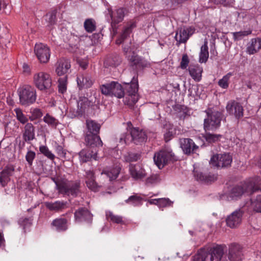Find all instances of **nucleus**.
Segmentation results:
<instances>
[{
	"instance_id": "a18cd8bd",
	"label": "nucleus",
	"mask_w": 261,
	"mask_h": 261,
	"mask_svg": "<svg viewBox=\"0 0 261 261\" xmlns=\"http://www.w3.org/2000/svg\"><path fill=\"white\" fill-rule=\"evenodd\" d=\"M84 25L85 30L88 33H92L96 29L95 22L91 18L86 19Z\"/></svg>"
},
{
	"instance_id": "37998d69",
	"label": "nucleus",
	"mask_w": 261,
	"mask_h": 261,
	"mask_svg": "<svg viewBox=\"0 0 261 261\" xmlns=\"http://www.w3.org/2000/svg\"><path fill=\"white\" fill-rule=\"evenodd\" d=\"M119 173V168H113L110 170H103L101 173L106 174L110 178V180H112L117 178Z\"/></svg>"
},
{
	"instance_id": "49530a36",
	"label": "nucleus",
	"mask_w": 261,
	"mask_h": 261,
	"mask_svg": "<svg viewBox=\"0 0 261 261\" xmlns=\"http://www.w3.org/2000/svg\"><path fill=\"white\" fill-rule=\"evenodd\" d=\"M43 121L49 126L53 128H56L59 124L58 120L52 116L47 114L43 118Z\"/></svg>"
},
{
	"instance_id": "4be33fe9",
	"label": "nucleus",
	"mask_w": 261,
	"mask_h": 261,
	"mask_svg": "<svg viewBox=\"0 0 261 261\" xmlns=\"http://www.w3.org/2000/svg\"><path fill=\"white\" fill-rule=\"evenodd\" d=\"M261 49V38H252L247 44L246 53L250 55L257 53Z\"/></svg>"
},
{
	"instance_id": "052dcab7",
	"label": "nucleus",
	"mask_w": 261,
	"mask_h": 261,
	"mask_svg": "<svg viewBox=\"0 0 261 261\" xmlns=\"http://www.w3.org/2000/svg\"><path fill=\"white\" fill-rule=\"evenodd\" d=\"M31 113L32 116L30 117V119L31 121H33L36 119L39 118L42 116V113L41 110L38 108L33 109Z\"/></svg>"
},
{
	"instance_id": "3c124183",
	"label": "nucleus",
	"mask_w": 261,
	"mask_h": 261,
	"mask_svg": "<svg viewBox=\"0 0 261 261\" xmlns=\"http://www.w3.org/2000/svg\"><path fill=\"white\" fill-rule=\"evenodd\" d=\"M173 109L177 113L179 114L180 116H185L188 112V108L184 105L176 104L173 107Z\"/></svg>"
},
{
	"instance_id": "f704fd0d",
	"label": "nucleus",
	"mask_w": 261,
	"mask_h": 261,
	"mask_svg": "<svg viewBox=\"0 0 261 261\" xmlns=\"http://www.w3.org/2000/svg\"><path fill=\"white\" fill-rule=\"evenodd\" d=\"M33 221V216L29 217L22 216L18 219V224L23 228L24 232H25L26 229L29 228L32 225Z\"/></svg>"
},
{
	"instance_id": "7c9ffc66",
	"label": "nucleus",
	"mask_w": 261,
	"mask_h": 261,
	"mask_svg": "<svg viewBox=\"0 0 261 261\" xmlns=\"http://www.w3.org/2000/svg\"><path fill=\"white\" fill-rule=\"evenodd\" d=\"M51 226L58 231H64L67 229V220L64 218H57L53 221Z\"/></svg>"
},
{
	"instance_id": "9d476101",
	"label": "nucleus",
	"mask_w": 261,
	"mask_h": 261,
	"mask_svg": "<svg viewBox=\"0 0 261 261\" xmlns=\"http://www.w3.org/2000/svg\"><path fill=\"white\" fill-rule=\"evenodd\" d=\"M226 255L229 261H242L244 258L243 247L238 243L229 245Z\"/></svg>"
},
{
	"instance_id": "6e6552de",
	"label": "nucleus",
	"mask_w": 261,
	"mask_h": 261,
	"mask_svg": "<svg viewBox=\"0 0 261 261\" xmlns=\"http://www.w3.org/2000/svg\"><path fill=\"white\" fill-rule=\"evenodd\" d=\"M153 160L159 168H163L170 160H177L174 153L169 148H165L154 154Z\"/></svg>"
},
{
	"instance_id": "e2e57ef3",
	"label": "nucleus",
	"mask_w": 261,
	"mask_h": 261,
	"mask_svg": "<svg viewBox=\"0 0 261 261\" xmlns=\"http://www.w3.org/2000/svg\"><path fill=\"white\" fill-rule=\"evenodd\" d=\"M159 181V176L158 174H153L148 177L146 180V184H154Z\"/></svg>"
},
{
	"instance_id": "5701e85b",
	"label": "nucleus",
	"mask_w": 261,
	"mask_h": 261,
	"mask_svg": "<svg viewBox=\"0 0 261 261\" xmlns=\"http://www.w3.org/2000/svg\"><path fill=\"white\" fill-rule=\"evenodd\" d=\"M22 138L26 142L31 141L35 138V126L32 123H26L22 131Z\"/></svg>"
},
{
	"instance_id": "f257e3e1",
	"label": "nucleus",
	"mask_w": 261,
	"mask_h": 261,
	"mask_svg": "<svg viewBox=\"0 0 261 261\" xmlns=\"http://www.w3.org/2000/svg\"><path fill=\"white\" fill-rule=\"evenodd\" d=\"M261 179L259 177L250 178L243 183L234 186L229 193V197L233 200H237L243 194H247L254 196L257 193L261 192L259 186Z\"/></svg>"
},
{
	"instance_id": "338daca9",
	"label": "nucleus",
	"mask_w": 261,
	"mask_h": 261,
	"mask_svg": "<svg viewBox=\"0 0 261 261\" xmlns=\"http://www.w3.org/2000/svg\"><path fill=\"white\" fill-rule=\"evenodd\" d=\"M7 6V4L5 0H0V11L2 8L6 9Z\"/></svg>"
},
{
	"instance_id": "c9c22d12",
	"label": "nucleus",
	"mask_w": 261,
	"mask_h": 261,
	"mask_svg": "<svg viewBox=\"0 0 261 261\" xmlns=\"http://www.w3.org/2000/svg\"><path fill=\"white\" fill-rule=\"evenodd\" d=\"M164 127L166 131L164 134V139L166 142H168L173 137L175 129L173 127V124L170 123H166Z\"/></svg>"
},
{
	"instance_id": "20e7f679",
	"label": "nucleus",
	"mask_w": 261,
	"mask_h": 261,
	"mask_svg": "<svg viewBox=\"0 0 261 261\" xmlns=\"http://www.w3.org/2000/svg\"><path fill=\"white\" fill-rule=\"evenodd\" d=\"M60 193L76 197L80 192V181H58L54 179Z\"/></svg>"
},
{
	"instance_id": "4468645a",
	"label": "nucleus",
	"mask_w": 261,
	"mask_h": 261,
	"mask_svg": "<svg viewBox=\"0 0 261 261\" xmlns=\"http://www.w3.org/2000/svg\"><path fill=\"white\" fill-rule=\"evenodd\" d=\"M243 214L244 212L240 208L232 212L226 219L227 226L231 228L238 227L242 223Z\"/></svg>"
},
{
	"instance_id": "2eb2a0df",
	"label": "nucleus",
	"mask_w": 261,
	"mask_h": 261,
	"mask_svg": "<svg viewBox=\"0 0 261 261\" xmlns=\"http://www.w3.org/2000/svg\"><path fill=\"white\" fill-rule=\"evenodd\" d=\"M74 219L76 222H86L91 223L93 215L86 207H80L74 213Z\"/></svg>"
},
{
	"instance_id": "c03bdc74",
	"label": "nucleus",
	"mask_w": 261,
	"mask_h": 261,
	"mask_svg": "<svg viewBox=\"0 0 261 261\" xmlns=\"http://www.w3.org/2000/svg\"><path fill=\"white\" fill-rule=\"evenodd\" d=\"M143 198L138 194L130 196L126 200V202L134 206L140 205L142 203Z\"/></svg>"
},
{
	"instance_id": "a878e982",
	"label": "nucleus",
	"mask_w": 261,
	"mask_h": 261,
	"mask_svg": "<svg viewBox=\"0 0 261 261\" xmlns=\"http://www.w3.org/2000/svg\"><path fill=\"white\" fill-rule=\"evenodd\" d=\"M86 184L87 187L91 190L96 192L98 190L99 186L95 181L94 172L92 170L86 172Z\"/></svg>"
},
{
	"instance_id": "0e129e2a",
	"label": "nucleus",
	"mask_w": 261,
	"mask_h": 261,
	"mask_svg": "<svg viewBox=\"0 0 261 261\" xmlns=\"http://www.w3.org/2000/svg\"><path fill=\"white\" fill-rule=\"evenodd\" d=\"M9 177L1 173L0 175V182L2 185L3 187L6 186L8 181Z\"/></svg>"
},
{
	"instance_id": "603ef678",
	"label": "nucleus",
	"mask_w": 261,
	"mask_h": 261,
	"mask_svg": "<svg viewBox=\"0 0 261 261\" xmlns=\"http://www.w3.org/2000/svg\"><path fill=\"white\" fill-rule=\"evenodd\" d=\"M204 138L209 143H214L219 141L222 137L221 135L213 134L206 132L204 136Z\"/></svg>"
},
{
	"instance_id": "f03ea898",
	"label": "nucleus",
	"mask_w": 261,
	"mask_h": 261,
	"mask_svg": "<svg viewBox=\"0 0 261 261\" xmlns=\"http://www.w3.org/2000/svg\"><path fill=\"white\" fill-rule=\"evenodd\" d=\"M225 245H216L208 249H201L193 257V261H221L224 254Z\"/></svg>"
},
{
	"instance_id": "a211bd4d",
	"label": "nucleus",
	"mask_w": 261,
	"mask_h": 261,
	"mask_svg": "<svg viewBox=\"0 0 261 261\" xmlns=\"http://www.w3.org/2000/svg\"><path fill=\"white\" fill-rule=\"evenodd\" d=\"M130 134L132 140L136 144L145 142L147 139L145 132L138 127H133L130 129Z\"/></svg>"
},
{
	"instance_id": "2f4dec72",
	"label": "nucleus",
	"mask_w": 261,
	"mask_h": 261,
	"mask_svg": "<svg viewBox=\"0 0 261 261\" xmlns=\"http://www.w3.org/2000/svg\"><path fill=\"white\" fill-rule=\"evenodd\" d=\"M121 62V58L118 55H113L109 56L104 62L106 67H116Z\"/></svg>"
},
{
	"instance_id": "79ce46f5",
	"label": "nucleus",
	"mask_w": 261,
	"mask_h": 261,
	"mask_svg": "<svg viewBox=\"0 0 261 261\" xmlns=\"http://www.w3.org/2000/svg\"><path fill=\"white\" fill-rule=\"evenodd\" d=\"M106 217L108 221L117 224H124L122 217L115 215L112 212H107L106 213Z\"/></svg>"
},
{
	"instance_id": "e433bc0d",
	"label": "nucleus",
	"mask_w": 261,
	"mask_h": 261,
	"mask_svg": "<svg viewBox=\"0 0 261 261\" xmlns=\"http://www.w3.org/2000/svg\"><path fill=\"white\" fill-rule=\"evenodd\" d=\"M138 90L137 77H133L130 84L128 83L127 93L130 96H135Z\"/></svg>"
},
{
	"instance_id": "473e14b6",
	"label": "nucleus",
	"mask_w": 261,
	"mask_h": 261,
	"mask_svg": "<svg viewBox=\"0 0 261 261\" xmlns=\"http://www.w3.org/2000/svg\"><path fill=\"white\" fill-rule=\"evenodd\" d=\"M194 176L197 180L207 183L217 179V176L212 174H205L201 172H197L194 174Z\"/></svg>"
},
{
	"instance_id": "bf43d9fd",
	"label": "nucleus",
	"mask_w": 261,
	"mask_h": 261,
	"mask_svg": "<svg viewBox=\"0 0 261 261\" xmlns=\"http://www.w3.org/2000/svg\"><path fill=\"white\" fill-rule=\"evenodd\" d=\"M190 63V60L187 54H184L182 56L181 61L180 63V67L182 69H186Z\"/></svg>"
},
{
	"instance_id": "de8ad7c7",
	"label": "nucleus",
	"mask_w": 261,
	"mask_h": 261,
	"mask_svg": "<svg viewBox=\"0 0 261 261\" xmlns=\"http://www.w3.org/2000/svg\"><path fill=\"white\" fill-rule=\"evenodd\" d=\"M141 158V154L137 153L128 152L124 156V160L126 162L130 163L137 162Z\"/></svg>"
},
{
	"instance_id": "cd10ccee",
	"label": "nucleus",
	"mask_w": 261,
	"mask_h": 261,
	"mask_svg": "<svg viewBox=\"0 0 261 261\" xmlns=\"http://www.w3.org/2000/svg\"><path fill=\"white\" fill-rule=\"evenodd\" d=\"M67 202L64 201H56L53 202H46L45 205L46 207L50 211L56 212L62 211L66 208Z\"/></svg>"
},
{
	"instance_id": "ea45409f",
	"label": "nucleus",
	"mask_w": 261,
	"mask_h": 261,
	"mask_svg": "<svg viewBox=\"0 0 261 261\" xmlns=\"http://www.w3.org/2000/svg\"><path fill=\"white\" fill-rule=\"evenodd\" d=\"M207 42L205 41L201 47L199 59V62L205 63L207 61L209 56Z\"/></svg>"
},
{
	"instance_id": "f8f14e48",
	"label": "nucleus",
	"mask_w": 261,
	"mask_h": 261,
	"mask_svg": "<svg viewBox=\"0 0 261 261\" xmlns=\"http://www.w3.org/2000/svg\"><path fill=\"white\" fill-rule=\"evenodd\" d=\"M127 58L130 66L134 69L138 70L150 66V64L147 60L134 51L131 55L127 56Z\"/></svg>"
},
{
	"instance_id": "6e6d98bb",
	"label": "nucleus",
	"mask_w": 261,
	"mask_h": 261,
	"mask_svg": "<svg viewBox=\"0 0 261 261\" xmlns=\"http://www.w3.org/2000/svg\"><path fill=\"white\" fill-rule=\"evenodd\" d=\"M25 160L30 166L33 165V161L36 158V153L34 151L29 150L25 155Z\"/></svg>"
},
{
	"instance_id": "1a4fd4ad",
	"label": "nucleus",
	"mask_w": 261,
	"mask_h": 261,
	"mask_svg": "<svg viewBox=\"0 0 261 261\" xmlns=\"http://www.w3.org/2000/svg\"><path fill=\"white\" fill-rule=\"evenodd\" d=\"M232 162V157L229 153L216 154L211 159L210 164L218 168L230 167Z\"/></svg>"
},
{
	"instance_id": "13d9d810",
	"label": "nucleus",
	"mask_w": 261,
	"mask_h": 261,
	"mask_svg": "<svg viewBox=\"0 0 261 261\" xmlns=\"http://www.w3.org/2000/svg\"><path fill=\"white\" fill-rule=\"evenodd\" d=\"M172 202L169 198H159L158 206L160 207H165L171 206Z\"/></svg>"
},
{
	"instance_id": "58836bf2",
	"label": "nucleus",
	"mask_w": 261,
	"mask_h": 261,
	"mask_svg": "<svg viewBox=\"0 0 261 261\" xmlns=\"http://www.w3.org/2000/svg\"><path fill=\"white\" fill-rule=\"evenodd\" d=\"M57 10L55 9L53 10L51 12L48 13L45 15V20L47 22V26L50 28L51 26L54 25L57 21Z\"/></svg>"
},
{
	"instance_id": "7ed1b4c3",
	"label": "nucleus",
	"mask_w": 261,
	"mask_h": 261,
	"mask_svg": "<svg viewBox=\"0 0 261 261\" xmlns=\"http://www.w3.org/2000/svg\"><path fill=\"white\" fill-rule=\"evenodd\" d=\"M204 112L207 115V118L204 120L203 127L205 131L216 130L220 126L222 113L213 110L212 108H208Z\"/></svg>"
},
{
	"instance_id": "774afa93",
	"label": "nucleus",
	"mask_w": 261,
	"mask_h": 261,
	"mask_svg": "<svg viewBox=\"0 0 261 261\" xmlns=\"http://www.w3.org/2000/svg\"><path fill=\"white\" fill-rule=\"evenodd\" d=\"M1 173H2V174H4L6 176H7V177H9V175H10V171H9V170L8 169H5L4 170H3Z\"/></svg>"
},
{
	"instance_id": "4c0bfd02",
	"label": "nucleus",
	"mask_w": 261,
	"mask_h": 261,
	"mask_svg": "<svg viewBox=\"0 0 261 261\" xmlns=\"http://www.w3.org/2000/svg\"><path fill=\"white\" fill-rule=\"evenodd\" d=\"M68 83V75H66L63 77H60L58 80V92L60 93L64 94L67 91Z\"/></svg>"
},
{
	"instance_id": "f3484780",
	"label": "nucleus",
	"mask_w": 261,
	"mask_h": 261,
	"mask_svg": "<svg viewBox=\"0 0 261 261\" xmlns=\"http://www.w3.org/2000/svg\"><path fill=\"white\" fill-rule=\"evenodd\" d=\"M179 143L180 147L186 154L189 155L194 153L198 148V146L190 138H181L179 139Z\"/></svg>"
},
{
	"instance_id": "b1692460",
	"label": "nucleus",
	"mask_w": 261,
	"mask_h": 261,
	"mask_svg": "<svg viewBox=\"0 0 261 261\" xmlns=\"http://www.w3.org/2000/svg\"><path fill=\"white\" fill-rule=\"evenodd\" d=\"M79 160L81 163L89 162L91 159L97 160V152H93L90 149H83L79 153Z\"/></svg>"
},
{
	"instance_id": "bb28decb",
	"label": "nucleus",
	"mask_w": 261,
	"mask_h": 261,
	"mask_svg": "<svg viewBox=\"0 0 261 261\" xmlns=\"http://www.w3.org/2000/svg\"><path fill=\"white\" fill-rule=\"evenodd\" d=\"M190 76L196 82L201 80L203 68L198 64L190 65L188 68Z\"/></svg>"
},
{
	"instance_id": "c85d7f7f",
	"label": "nucleus",
	"mask_w": 261,
	"mask_h": 261,
	"mask_svg": "<svg viewBox=\"0 0 261 261\" xmlns=\"http://www.w3.org/2000/svg\"><path fill=\"white\" fill-rule=\"evenodd\" d=\"M77 83L80 89L89 88L93 85V82L87 74H81L77 77Z\"/></svg>"
},
{
	"instance_id": "423d86ee",
	"label": "nucleus",
	"mask_w": 261,
	"mask_h": 261,
	"mask_svg": "<svg viewBox=\"0 0 261 261\" xmlns=\"http://www.w3.org/2000/svg\"><path fill=\"white\" fill-rule=\"evenodd\" d=\"M102 94L109 96H115L121 98L124 96V92L122 85L117 82L112 81L100 86Z\"/></svg>"
},
{
	"instance_id": "9b49d317",
	"label": "nucleus",
	"mask_w": 261,
	"mask_h": 261,
	"mask_svg": "<svg viewBox=\"0 0 261 261\" xmlns=\"http://www.w3.org/2000/svg\"><path fill=\"white\" fill-rule=\"evenodd\" d=\"M226 110L229 115L234 117L238 120L244 116L243 107L240 102L235 100H230L227 102Z\"/></svg>"
},
{
	"instance_id": "8fccbe9b",
	"label": "nucleus",
	"mask_w": 261,
	"mask_h": 261,
	"mask_svg": "<svg viewBox=\"0 0 261 261\" xmlns=\"http://www.w3.org/2000/svg\"><path fill=\"white\" fill-rule=\"evenodd\" d=\"M16 113L17 119L22 124L27 123L28 121L27 117L23 114L21 109L20 108H16L14 110Z\"/></svg>"
},
{
	"instance_id": "4d7b16f0",
	"label": "nucleus",
	"mask_w": 261,
	"mask_h": 261,
	"mask_svg": "<svg viewBox=\"0 0 261 261\" xmlns=\"http://www.w3.org/2000/svg\"><path fill=\"white\" fill-rule=\"evenodd\" d=\"M55 150L60 158L66 159V150L64 149L62 145L57 144L55 146Z\"/></svg>"
},
{
	"instance_id": "72a5a7b5",
	"label": "nucleus",
	"mask_w": 261,
	"mask_h": 261,
	"mask_svg": "<svg viewBox=\"0 0 261 261\" xmlns=\"http://www.w3.org/2000/svg\"><path fill=\"white\" fill-rule=\"evenodd\" d=\"M89 101L86 97H80L77 101V113L79 115H83L86 109L89 107Z\"/></svg>"
},
{
	"instance_id": "393cba45",
	"label": "nucleus",
	"mask_w": 261,
	"mask_h": 261,
	"mask_svg": "<svg viewBox=\"0 0 261 261\" xmlns=\"http://www.w3.org/2000/svg\"><path fill=\"white\" fill-rule=\"evenodd\" d=\"M194 32V30L191 27L186 29L181 28L176 34V40L180 43H185Z\"/></svg>"
},
{
	"instance_id": "dca6fc26",
	"label": "nucleus",
	"mask_w": 261,
	"mask_h": 261,
	"mask_svg": "<svg viewBox=\"0 0 261 261\" xmlns=\"http://www.w3.org/2000/svg\"><path fill=\"white\" fill-rule=\"evenodd\" d=\"M71 67L70 61L66 59L61 58L56 64L55 72L59 76L67 75Z\"/></svg>"
},
{
	"instance_id": "0eeeda50",
	"label": "nucleus",
	"mask_w": 261,
	"mask_h": 261,
	"mask_svg": "<svg viewBox=\"0 0 261 261\" xmlns=\"http://www.w3.org/2000/svg\"><path fill=\"white\" fill-rule=\"evenodd\" d=\"M33 83L38 90L46 91L51 87L52 79L48 73L40 71L34 74Z\"/></svg>"
},
{
	"instance_id": "680f3d73",
	"label": "nucleus",
	"mask_w": 261,
	"mask_h": 261,
	"mask_svg": "<svg viewBox=\"0 0 261 261\" xmlns=\"http://www.w3.org/2000/svg\"><path fill=\"white\" fill-rule=\"evenodd\" d=\"M216 4H221L225 7L232 6L234 4V0H214Z\"/></svg>"
},
{
	"instance_id": "6ab92c4d",
	"label": "nucleus",
	"mask_w": 261,
	"mask_h": 261,
	"mask_svg": "<svg viewBox=\"0 0 261 261\" xmlns=\"http://www.w3.org/2000/svg\"><path fill=\"white\" fill-rule=\"evenodd\" d=\"M109 12L112 19L111 25L113 28H116V25L123 20L125 9L123 8H120L114 11L112 10H109Z\"/></svg>"
},
{
	"instance_id": "412c9836",
	"label": "nucleus",
	"mask_w": 261,
	"mask_h": 261,
	"mask_svg": "<svg viewBox=\"0 0 261 261\" xmlns=\"http://www.w3.org/2000/svg\"><path fill=\"white\" fill-rule=\"evenodd\" d=\"M129 171L131 176L135 180L141 179L146 176L145 170L140 165L130 164Z\"/></svg>"
},
{
	"instance_id": "864d4df0",
	"label": "nucleus",
	"mask_w": 261,
	"mask_h": 261,
	"mask_svg": "<svg viewBox=\"0 0 261 261\" xmlns=\"http://www.w3.org/2000/svg\"><path fill=\"white\" fill-rule=\"evenodd\" d=\"M232 74L230 72L228 73L227 74L224 75L222 79H220L218 82L219 86L223 88L226 89L228 88L229 85V80L230 77L231 76Z\"/></svg>"
},
{
	"instance_id": "ddd939ff",
	"label": "nucleus",
	"mask_w": 261,
	"mask_h": 261,
	"mask_svg": "<svg viewBox=\"0 0 261 261\" xmlns=\"http://www.w3.org/2000/svg\"><path fill=\"white\" fill-rule=\"evenodd\" d=\"M34 52L40 63H46L48 62L50 51L47 45L42 43L36 44L34 47Z\"/></svg>"
},
{
	"instance_id": "c756f323",
	"label": "nucleus",
	"mask_w": 261,
	"mask_h": 261,
	"mask_svg": "<svg viewBox=\"0 0 261 261\" xmlns=\"http://www.w3.org/2000/svg\"><path fill=\"white\" fill-rule=\"evenodd\" d=\"M87 132L86 133L99 134L101 125L95 120L87 119L86 122Z\"/></svg>"
},
{
	"instance_id": "39448f33",
	"label": "nucleus",
	"mask_w": 261,
	"mask_h": 261,
	"mask_svg": "<svg viewBox=\"0 0 261 261\" xmlns=\"http://www.w3.org/2000/svg\"><path fill=\"white\" fill-rule=\"evenodd\" d=\"M18 95L20 103L22 106H29L36 100V90L29 85H25L19 89Z\"/></svg>"
},
{
	"instance_id": "aec40b11",
	"label": "nucleus",
	"mask_w": 261,
	"mask_h": 261,
	"mask_svg": "<svg viewBox=\"0 0 261 261\" xmlns=\"http://www.w3.org/2000/svg\"><path fill=\"white\" fill-rule=\"evenodd\" d=\"M85 141L87 146L91 147H101L102 146V142L98 134L86 133Z\"/></svg>"
},
{
	"instance_id": "69168bd1",
	"label": "nucleus",
	"mask_w": 261,
	"mask_h": 261,
	"mask_svg": "<svg viewBox=\"0 0 261 261\" xmlns=\"http://www.w3.org/2000/svg\"><path fill=\"white\" fill-rule=\"evenodd\" d=\"M23 72L26 74H29L31 73V68L30 66L27 64L24 63L22 66Z\"/></svg>"
},
{
	"instance_id": "5fc2aeb1",
	"label": "nucleus",
	"mask_w": 261,
	"mask_h": 261,
	"mask_svg": "<svg viewBox=\"0 0 261 261\" xmlns=\"http://www.w3.org/2000/svg\"><path fill=\"white\" fill-rule=\"evenodd\" d=\"M39 151L48 159L51 160H54L55 158V155L49 150L48 148L46 146H40L39 147Z\"/></svg>"
},
{
	"instance_id": "09e8293b",
	"label": "nucleus",
	"mask_w": 261,
	"mask_h": 261,
	"mask_svg": "<svg viewBox=\"0 0 261 261\" xmlns=\"http://www.w3.org/2000/svg\"><path fill=\"white\" fill-rule=\"evenodd\" d=\"M252 33L250 30L246 31H241L239 32L232 33L233 39L234 41H238L242 39L244 37L247 36Z\"/></svg>"
},
{
	"instance_id": "a19ab883",
	"label": "nucleus",
	"mask_w": 261,
	"mask_h": 261,
	"mask_svg": "<svg viewBox=\"0 0 261 261\" xmlns=\"http://www.w3.org/2000/svg\"><path fill=\"white\" fill-rule=\"evenodd\" d=\"M136 27V22L134 21L129 22L123 28L120 35L122 38L126 39L132 33L133 30Z\"/></svg>"
}]
</instances>
